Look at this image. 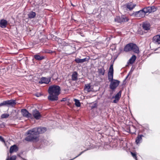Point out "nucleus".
Instances as JSON below:
<instances>
[{
	"label": "nucleus",
	"instance_id": "2f4dec72",
	"mask_svg": "<svg viewBox=\"0 0 160 160\" xmlns=\"http://www.w3.org/2000/svg\"><path fill=\"white\" fill-rule=\"evenodd\" d=\"M0 141L3 142H5L4 138L1 136H0Z\"/></svg>",
	"mask_w": 160,
	"mask_h": 160
},
{
	"label": "nucleus",
	"instance_id": "9b49d317",
	"mask_svg": "<svg viewBox=\"0 0 160 160\" xmlns=\"http://www.w3.org/2000/svg\"><path fill=\"white\" fill-rule=\"evenodd\" d=\"M50 81V78L42 77L39 81V83L41 84L45 83L48 84Z\"/></svg>",
	"mask_w": 160,
	"mask_h": 160
},
{
	"label": "nucleus",
	"instance_id": "bb28decb",
	"mask_svg": "<svg viewBox=\"0 0 160 160\" xmlns=\"http://www.w3.org/2000/svg\"><path fill=\"white\" fill-rule=\"evenodd\" d=\"M74 101L75 102V105L77 107H80L81 106V104L79 101L76 99H74Z\"/></svg>",
	"mask_w": 160,
	"mask_h": 160
},
{
	"label": "nucleus",
	"instance_id": "393cba45",
	"mask_svg": "<svg viewBox=\"0 0 160 160\" xmlns=\"http://www.w3.org/2000/svg\"><path fill=\"white\" fill-rule=\"evenodd\" d=\"M105 70L103 68H101L98 69V72L99 74L103 75L104 74Z\"/></svg>",
	"mask_w": 160,
	"mask_h": 160
},
{
	"label": "nucleus",
	"instance_id": "c756f323",
	"mask_svg": "<svg viewBox=\"0 0 160 160\" xmlns=\"http://www.w3.org/2000/svg\"><path fill=\"white\" fill-rule=\"evenodd\" d=\"M131 154L132 156L136 160H138L137 157L135 153L131 152Z\"/></svg>",
	"mask_w": 160,
	"mask_h": 160
},
{
	"label": "nucleus",
	"instance_id": "e433bc0d",
	"mask_svg": "<svg viewBox=\"0 0 160 160\" xmlns=\"http://www.w3.org/2000/svg\"><path fill=\"white\" fill-rule=\"evenodd\" d=\"M2 125L4 127V125L3 124H2Z\"/></svg>",
	"mask_w": 160,
	"mask_h": 160
},
{
	"label": "nucleus",
	"instance_id": "5701e85b",
	"mask_svg": "<svg viewBox=\"0 0 160 160\" xmlns=\"http://www.w3.org/2000/svg\"><path fill=\"white\" fill-rule=\"evenodd\" d=\"M136 58V56L134 55H133L131 57V58L129 59V62L130 64H132L135 61Z\"/></svg>",
	"mask_w": 160,
	"mask_h": 160
},
{
	"label": "nucleus",
	"instance_id": "9d476101",
	"mask_svg": "<svg viewBox=\"0 0 160 160\" xmlns=\"http://www.w3.org/2000/svg\"><path fill=\"white\" fill-rule=\"evenodd\" d=\"M32 114L34 118L37 120L40 119L41 117V115L39 112L36 110H35L33 111Z\"/></svg>",
	"mask_w": 160,
	"mask_h": 160
},
{
	"label": "nucleus",
	"instance_id": "423d86ee",
	"mask_svg": "<svg viewBox=\"0 0 160 160\" xmlns=\"http://www.w3.org/2000/svg\"><path fill=\"white\" fill-rule=\"evenodd\" d=\"M145 14L146 13L143 9L138 11L134 12L132 13V15L137 17L141 18L144 17Z\"/></svg>",
	"mask_w": 160,
	"mask_h": 160
},
{
	"label": "nucleus",
	"instance_id": "ddd939ff",
	"mask_svg": "<svg viewBox=\"0 0 160 160\" xmlns=\"http://www.w3.org/2000/svg\"><path fill=\"white\" fill-rule=\"evenodd\" d=\"M136 6V4H135L131 2L128 3L126 5L127 8L130 11L132 10Z\"/></svg>",
	"mask_w": 160,
	"mask_h": 160
},
{
	"label": "nucleus",
	"instance_id": "4468645a",
	"mask_svg": "<svg viewBox=\"0 0 160 160\" xmlns=\"http://www.w3.org/2000/svg\"><path fill=\"white\" fill-rule=\"evenodd\" d=\"M144 30H148L150 29V25L149 23L148 22H143L142 26Z\"/></svg>",
	"mask_w": 160,
	"mask_h": 160
},
{
	"label": "nucleus",
	"instance_id": "2eb2a0df",
	"mask_svg": "<svg viewBox=\"0 0 160 160\" xmlns=\"http://www.w3.org/2000/svg\"><path fill=\"white\" fill-rule=\"evenodd\" d=\"M8 24L7 21L5 19H2L0 21V27L2 28H5Z\"/></svg>",
	"mask_w": 160,
	"mask_h": 160
},
{
	"label": "nucleus",
	"instance_id": "a878e982",
	"mask_svg": "<svg viewBox=\"0 0 160 160\" xmlns=\"http://www.w3.org/2000/svg\"><path fill=\"white\" fill-rule=\"evenodd\" d=\"M34 58L37 60H41L44 59V57L43 56L41 57L38 55H35L34 56Z\"/></svg>",
	"mask_w": 160,
	"mask_h": 160
},
{
	"label": "nucleus",
	"instance_id": "72a5a7b5",
	"mask_svg": "<svg viewBox=\"0 0 160 160\" xmlns=\"http://www.w3.org/2000/svg\"><path fill=\"white\" fill-rule=\"evenodd\" d=\"M84 152V151H82V152H81V153H80V154H79L78 155V156H76V157L75 158H73V159H74V158H77V157H78V156H79L80 155H81L82 153ZM72 160V159H71V160Z\"/></svg>",
	"mask_w": 160,
	"mask_h": 160
},
{
	"label": "nucleus",
	"instance_id": "f257e3e1",
	"mask_svg": "<svg viewBox=\"0 0 160 160\" xmlns=\"http://www.w3.org/2000/svg\"><path fill=\"white\" fill-rule=\"evenodd\" d=\"M46 131L44 127L35 128L28 131L26 134L28 135L25 138L26 141L28 142H37L39 141L38 135L43 133Z\"/></svg>",
	"mask_w": 160,
	"mask_h": 160
},
{
	"label": "nucleus",
	"instance_id": "0eeeda50",
	"mask_svg": "<svg viewBox=\"0 0 160 160\" xmlns=\"http://www.w3.org/2000/svg\"><path fill=\"white\" fill-rule=\"evenodd\" d=\"M110 82V88L113 90L115 89L118 86L120 82L119 81L115 79Z\"/></svg>",
	"mask_w": 160,
	"mask_h": 160
},
{
	"label": "nucleus",
	"instance_id": "7c9ffc66",
	"mask_svg": "<svg viewBox=\"0 0 160 160\" xmlns=\"http://www.w3.org/2000/svg\"><path fill=\"white\" fill-rule=\"evenodd\" d=\"M4 106H6V101H4L0 103V107Z\"/></svg>",
	"mask_w": 160,
	"mask_h": 160
},
{
	"label": "nucleus",
	"instance_id": "cd10ccee",
	"mask_svg": "<svg viewBox=\"0 0 160 160\" xmlns=\"http://www.w3.org/2000/svg\"><path fill=\"white\" fill-rule=\"evenodd\" d=\"M9 116V114L8 113H4L1 116V118H8Z\"/></svg>",
	"mask_w": 160,
	"mask_h": 160
},
{
	"label": "nucleus",
	"instance_id": "f704fd0d",
	"mask_svg": "<svg viewBox=\"0 0 160 160\" xmlns=\"http://www.w3.org/2000/svg\"><path fill=\"white\" fill-rule=\"evenodd\" d=\"M66 98H63L62 100H61V101H66Z\"/></svg>",
	"mask_w": 160,
	"mask_h": 160
},
{
	"label": "nucleus",
	"instance_id": "6ab92c4d",
	"mask_svg": "<svg viewBox=\"0 0 160 160\" xmlns=\"http://www.w3.org/2000/svg\"><path fill=\"white\" fill-rule=\"evenodd\" d=\"M28 15L29 18L32 19L35 17L36 13L35 12L31 11L29 12Z\"/></svg>",
	"mask_w": 160,
	"mask_h": 160
},
{
	"label": "nucleus",
	"instance_id": "412c9836",
	"mask_svg": "<svg viewBox=\"0 0 160 160\" xmlns=\"http://www.w3.org/2000/svg\"><path fill=\"white\" fill-rule=\"evenodd\" d=\"M143 136L142 135H138L136 139V142L137 144L140 143V142L142 141V137Z\"/></svg>",
	"mask_w": 160,
	"mask_h": 160
},
{
	"label": "nucleus",
	"instance_id": "4be33fe9",
	"mask_svg": "<svg viewBox=\"0 0 160 160\" xmlns=\"http://www.w3.org/2000/svg\"><path fill=\"white\" fill-rule=\"evenodd\" d=\"M78 79V73L76 72H74L72 74V81H76Z\"/></svg>",
	"mask_w": 160,
	"mask_h": 160
},
{
	"label": "nucleus",
	"instance_id": "f8f14e48",
	"mask_svg": "<svg viewBox=\"0 0 160 160\" xmlns=\"http://www.w3.org/2000/svg\"><path fill=\"white\" fill-rule=\"evenodd\" d=\"M89 59V57L88 56L87 57L83 59H79L78 58H76L75 59V61L78 63H83L85 62L88 61Z\"/></svg>",
	"mask_w": 160,
	"mask_h": 160
},
{
	"label": "nucleus",
	"instance_id": "aec40b11",
	"mask_svg": "<svg viewBox=\"0 0 160 160\" xmlns=\"http://www.w3.org/2000/svg\"><path fill=\"white\" fill-rule=\"evenodd\" d=\"M84 90L88 92H90L92 90L91 87V86L90 85V84H86L85 85Z\"/></svg>",
	"mask_w": 160,
	"mask_h": 160
},
{
	"label": "nucleus",
	"instance_id": "7ed1b4c3",
	"mask_svg": "<svg viewBox=\"0 0 160 160\" xmlns=\"http://www.w3.org/2000/svg\"><path fill=\"white\" fill-rule=\"evenodd\" d=\"M124 51L128 52L132 51L134 52L138 53L139 52V49L138 47L135 44L130 43L127 44L124 48Z\"/></svg>",
	"mask_w": 160,
	"mask_h": 160
},
{
	"label": "nucleus",
	"instance_id": "4c0bfd02",
	"mask_svg": "<svg viewBox=\"0 0 160 160\" xmlns=\"http://www.w3.org/2000/svg\"><path fill=\"white\" fill-rule=\"evenodd\" d=\"M36 96H37V97H39V96H37V95H36Z\"/></svg>",
	"mask_w": 160,
	"mask_h": 160
},
{
	"label": "nucleus",
	"instance_id": "f03ea898",
	"mask_svg": "<svg viewBox=\"0 0 160 160\" xmlns=\"http://www.w3.org/2000/svg\"><path fill=\"white\" fill-rule=\"evenodd\" d=\"M60 90V88L58 86L54 85L50 86L48 89L49 94L48 97V100L51 101L58 100Z\"/></svg>",
	"mask_w": 160,
	"mask_h": 160
},
{
	"label": "nucleus",
	"instance_id": "c9c22d12",
	"mask_svg": "<svg viewBox=\"0 0 160 160\" xmlns=\"http://www.w3.org/2000/svg\"><path fill=\"white\" fill-rule=\"evenodd\" d=\"M155 0H152V2H154Z\"/></svg>",
	"mask_w": 160,
	"mask_h": 160
},
{
	"label": "nucleus",
	"instance_id": "c85d7f7f",
	"mask_svg": "<svg viewBox=\"0 0 160 160\" xmlns=\"http://www.w3.org/2000/svg\"><path fill=\"white\" fill-rule=\"evenodd\" d=\"M16 158V157L15 156H13L11 157L10 158H7L6 160H15Z\"/></svg>",
	"mask_w": 160,
	"mask_h": 160
},
{
	"label": "nucleus",
	"instance_id": "473e14b6",
	"mask_svg": "<svg viewBox=\"0 0 160 160\" xmlns=\"http://www.w3.org/2000/svg\"><path fill=\"white\" fill-rule=\"evenodd\" d=\"M119 100L117 99H115L113 101V102L115 103H117L118 102Z\"/></svg>",
	"mask_w": 160,
	"mask_h": 160
},
{
	"label": "nucleus",
	"instance_id": "b1692460",
	"mask_svg": "<svg viewBox=\"0 0 160 160\" xmlns=\"http://www.w3.org/2000/svg\"><path fill=\"white\" fill-rule=\"evenodd\" d=\"M122 93V91H120L114 97H113V98H115V99H117L118 100H119L120 98L121 97Z\"/></svg>",
	"mask_w": 160,
	"mask_h": 160
},
{
	"label": "nucleus",
	"instance_id": "f3484780",
	"mask_svg": "<svg viewBox=\"0 0 160 160\" xmlns=\"http://www.w3.org/2000/svg\"><path fill=\"white\" fill-rule=\"evenodd\" d=\"M5 101L7 106H13L16 103V101L12 99Z\"/></svg>",
	"mask_w": 160,
	"mask_h": 160
},
{
	"label": "nucleus",
	"instance_id": "39448f33",
	"mask_svg": "<svg viewBox=\"0 0 160 160\" xmlns=\"http://www.w3.org/2000/svg\"><path fill=\"white\" fill-rule=\"evenodd\" d=\"M129 19L126 16L123 15L121 17H117L115 18V21L119 23H122L128 21Z\"/></svg>",
	"mask_w": 160,
	"mask_h": 160
},
{
	"label": "nucleus",
	"instance_id": "20e7f679",
	"mask_svg": "<svg viewBox=\"0 0 160 160\" xmlns=\"http://www.w3.org/2000/svg\"><path fill=\"white\" fill-rule=\"evenodd\" d=\"M113 64H111L109 67L108 73V78L110 82L113 81Z\"/></svg>",
	"mask_w": 160,
	"mask_h": 160
},
{
	"label": "nucleus",
	"instance_id": "dca6fc26",
	"mask_svg": "<svg viewBox=\"0 0 160 160\" xmlns=\"http://www.w3.org/2000/svg\"><path fill=\"white\" fill-rule=\"evenodd\" d=\"M153 41L155 43L157 44H160V35H157L153 38Z\"/></svg>",
	"mask_w": 160,
	"mask_h": 160
},
{
	"label": "nucleus",
	"instance_id": "a211bd4d",
	"mask_svg": "<svg viewBox=\"0 0 160 160\" xmlns=\"http://www.w3.org/2000/svg\"><path fill=\"white\" fill-rule=\"evenodd\" d=\"M18 150V147L16 145H14L11 147L10 149V152L12 153L14 152H17Z\"/></svg>",
	"mask_w": 160,
	"mask_h": 160
},
{
	"label": "nucleus",
	"instance_id": "1a4fd4ad",
	"mask_svg": "<svg viewBox=\"0 0 160 160\" xmlns=\"http://www.w3.org/2000/svg\"><path fill=\"white\" fill-rule=\"evenodd\" d=\"M21 112L23 117L28 118H32V115L31 113H29L26 109H22Z\"/></svg>",
	"mask_w": 160,
	"mask_h": 160
},
{
	"label": "nucleus",
	"instance_id": "6e6552de",
	"mask_svg": "<svg viewBox=\"0 0 160 160\" xmlns=\"http://www.w3.org/2000/svg\"><path fill=\"white\" fill-rule=\"evenodd\" d=\"M145 13H150L156 11V8L154 6L148 7L143 9Z\"/></svg>",
	"mask_w": 160,
	"mask_h": 160
}]
</instances>
